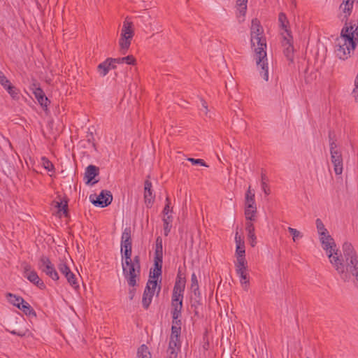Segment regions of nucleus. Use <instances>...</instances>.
<instances>
[{
	"mask_svg": "<svg viewBox=\"0 0 358 358\" xmlns=\"http://www.w3.org/2000/svg\"><path fill=\"white\" fill-rule=\"evenodd\" d=\"M156 288L157 280L149 279L143 294L142 304L144 308L148 309L150 306Z\"/></svg>",
	"mask_w": 358,
	"mask_h": 358,
	"instance_id": "13",
	"label": "nucleus"
},
{
	"mask_svg": "<svg viewBox=\"0 0 358 358\" xmlns=\"http://www.w3.org/2000/svg\"><path fill=\"white\" fill-rule=\"evenodd\" d=\"M172 222L173 217L171 215H168L166 217H164L163 222H164V235L168 236L169 234L171 229L172 227Z\"/></svg>",
	"mask_w": 358,
	"mask_h": 358,
	"instance_id": "28",
	"label": "nucleus"
},
{
	"mask_svg": "<svg viewBox=\"0 0 358 358\" xmlns=\"http://www.w3.org/2000/svg\"><path fill=\"white\" fill-rule=\"evenodd\" d=\"M261 186L266 195H269L271 194L270 187L266 181H261Z\"/></svg>",
	"mask_w": 358,
	"mask_h": 358,
	"instance_id": "45",
	"label": "nucleus"
},
{
	"mask_svg": "<svg viewBox=\"0 0 358 358\" xmlns=\"http://www.w3.org/2000/svg\"><path fill=\"white\" fill-rule=\"evenodd\" d=\"M11 334H14V335H15V334H17V333H16L15 331H11Z\"/></svg>",
	"mask_w": 358,
	"mask_h": 358,
	"instance_id": "55",
	"label": "nucleus"
},
{
	"mask_svg": "<svg viewBox=\"0 0 358 358\" xmlns=\"http://www.w3.org/2000/svg\"><path fill=\"white\" fill-rule=\"evenodd\" d=\"M191 289L196 294V292L199 291V282L196 274L194 273L191 276Z\"/></svg>",
	"mask_w": 358,
	"mask_h": 358,
	"instance_id": "35",
	"label": "nucleus"
},
{
	"mask_svg": "<svg viewBox=\"0 0 358 358\" xmlns=\"http://www.w3.org/2000/svg\"><path fill=\"white\" fill-rule=\"evenodd\" d=\"M162 258H163V253L161 251H155V259H154V264H160L162 265Z\"/></svg>",
	"mask_w": 358,
	"mask_h": 358,
	"instance_id": "42",
	"label": "nucleus"
},
{
	"mask_svg": "<svg viewBox=\"0 0 358 358\" xmlns=\"http://www.w3.org/2000/svg\"><path fill=\"white\" fill-rule=\"evenodd\" d=\"M30 90L32 91L38 103L43 107H47L50 101L38 85L33 83L30 87Z\"/></svg>",
	"mask_w": 358,
	"mask_h": 358,
	"instance_id": "15",
	"label": "nucleus"
},
{
	"mask_svg": "<svg viewBox=\"0 0 358 358\" xmlns=\"http://www.w3.org/2000/svg\"><path fill=\"white\" fill-rule=\"evenodd\" d=\"M0 83L5 88V90H6L8 86L11 85L10 82L1 72H0Z\"/></svg>",
	"mask_w": 358,
	"mask_h": 358,
	"instance_id": "40",
	"label": "nucleus"
},
{
	"mask_svg": "<svg viewBox=\"0 0 358 358\" xmlns=\"http://www.w3.org/2000/svg\"><path fill=\"white\" fill-rule=\"evenodd\" d=\"M24 278H26L30 282L33 283L41 289H44L45 288V283L39 278L36 271H33L32 272H29L27 274H25Z\"/></svg>",
	"mask_w": 358,
	"mask_h": 358,
	"instance_id": "22",
	"label": "nucleus"
},
{
	"mask_svg": "<svg viewBox=\"0 0 358 358\" xmlns=\"http://www.w3.org/2000/svg\"><path fill=\"white\" fill-rule=\"evenodd\" d=\"M155 251H161L162 252V241L158 237L156 240V249Z\"/></svg>",
	"mask_w": 358,
	"mask_h": 358,
	"instance_id": "48",
	"label": "nucleus"
},
{
	"mask_svg": "<svg viewBox=\"0 0 358 358\" xmlns=\"http://www.w3.org/2000/svg\"><path fill=\"white\" fill-rule=\"evenodd\" d=\"M122 266L123 275L130 287H135L137 285V278L141 273L140 257L136 255L131 259V257H122Z\"/></svg>",
	"mask_w": 358,
	"mask_h": 358,
	"instance_id": "5",
	"label": "nucleus"
},
{
	"mask_svg": "<svg viewBox=\"0 0 358 358\" xmlns=\"http://www.w3.org/2000/svg\"><path fill=\"white\" fill-rule=\"evenodd\" d=\"M287 43L288 44V47L286 49L285 54H286L287 57H289V54L292 52V51H293V47L291 45V43H289V40H287Z\"/></svg>",
	"mask_w": 358,
	"mask_h": 358,
	"instance_id": "49",
	"label": "nucleus"
},
{
	"mask_svg": "<svg viewBox=\"0 0 358 358\" xmlns=\"http://www.w3.org/2000/svg\"><path fill=\"white\" fill-rule=\"evenodd\" d=\"M244 206L248 208L257 206L255 201V190L252 189L250 185L248 187L245 194Z\"/></svg>",
	"mask_w": 358,
	"mask_h": 358,
	"instance_id": "24",
	"label": "nucleus"
},
{
	"mask_svg": "<svg viewBox=\"0 0 358 358\" xmlns=\"http://www.w3.org/2000/svg\"><path fill=\"white\" fill-rule=\"evenodd\" d=\"M331 161L334 165V170L336 175H341L343 173V157L341 151L337 148L334 142L330 143Z\"/></svg>",
	"mask_w": 358,
	"mask_h": 358,
	"instance_id": "9",
	"label": "nucleus"
},
{
	"mask_svg": "<svg viewBox=\"0 0 358 358\" xmlns=\"http://www.w3.org/2000/svg\"><path fill=\"white\" fill-rule=\"evenodd\" d=\"M22 269H23V275L25 276V274H27L29 272H32L34 270L31 269V266L30 264L27 263H23L22 264Z\"/></svg>",
	"mask_w": 358,
	"mask_h": 358,
	"instance_id": "46",
	"label": "nucleus"
},
{
	"mask_svg": "<svg viewBox=\"0 0 358 358\" xmlns=\"http://www.w3.org/2000/svg\"><path fill=\"white\" fill-rule=\"evenodd\" d=\"M41 164L48 171H53L55 169L53 164L45 157L41 158Z\"/></svg>",
	"mask_w": 358,
	"mask_h": 358,
	"instance_id": "33",
	"label": "nucleus"
},
{
	"mask_svg": "<svg viewBox=\"0 0 358 358\" xmlns=\"http://www.w3.org/2000/svg\"><path fill=\"white\" fill-rule=\"evenodd\" d=\"M278 21L282 29H284L285 31L288 32L287 27L289 22L287 21L286 15L283 13H280L279 14Z\"/></svg>",
	"mask_w": 358,
	"mask_h": 358,
	"instance_id": "38",
	"label": "nucleus"
},
{
	"mask_svg": "<svg viewBox=\"0 0 358 358\" xmlns=\"http://www.w3.org/2000/svg\"><path fill=\"white\" fill-rule=\"evenodd\" d=\"M320 241L322 248L326 251L329 258L330 255H331V257H333L338 255L334 240L330 235H329V234L320 236Z\"/></svg>",
	"mask_w": 358,
	"mask_h": 358,
	"instance_id": "14",
	"label": "nucleus"
},
{
	"mask_svg": "<svg viewBox=\"0 0 358 358\" xmlns=\"http://www.w3.org/2000/svg\"><path fill=\"white\" fill-rule=\"evenodd\" d=\"M355 31V34H356V35L358 36V28H356L355 30H354Z\"/></svg>",
	"mask_w": 358,
	"mask_h": 358,
	"instance_id": "52",
	"label": "nucleus"
},
{
	"mask_svg": "<svg viewBox=\"0 0 358 358\" xmlns=\"http://www.w3.org/2000/svg\"><path fill=\"white\" fill-rule=\"evenodd\" d=\"M155 199V195L152 190V182L146 180L144 183V200L147 207L152 206Z\"/></svg>",
	"mask_w": 358,
	"mask_h": 358,
	"instance_id": "18",
	"label": "nucleus"
},
{
	"mask_svg": "<svg viewBox=\"0 0 358 358\" xmlns=\"http://www.w3.org/2000/svg\"><path fill=\"white\" fill-rule=\"evenodd\" d=\"M54 206L57 209V215L59 217L68 216V201L66 200L59 199V201H55Z\"/></svg>",
	"mask_w": 358,
	"mask_h": 358,
	"instance_id": "23",
	"label": "nucleus"
},
{
	"mask_svg": "<svg viewBox=\"0 0 358 358\" xmlns=\"http://www.w3.org/2000/svg\"><path fill=\"white\" fill-rule=\"evenodd\" d=\"M38 268L52 280H59V276L58 272L57 271L54 264L51 262L48 257L42 255L39 258Z\"/></svg>",
	"mask_w": 358,
	"mask_h": 358,
	"instance_id": "7",
	"label": "nucleus"
},
{
	"mask_svg": "<svg viewBox=\"0 0 358 358\" xmlns=\"http://www.w3.org/2000/svg\"><path fill=\"white\" fill-rule=\"evenodd\" d=\"M358 38H355L353 27H344L341 30V36L336 41V56L341 59H347L355 50Z\"/></svg>",
	"mask_w": 358,
	"mask_h": 358,
	"instance_id": "4",
	"label": "nucleus"
},
{
	"mask_svg": "<svg viewBox=\"0 0 358 358\" xmlns=\"http://www.w3.org/2000/svg\"><path fill=\"white\" fill-rule=\"evenodd\" d=\"M353 4V1H345L340 5L339 9L341 10V13L338 17L342 22H346L348 21V17L352 11Z\"/></svg>",
	"mask_w": 358,
	"mask_h": 358,
	"instance_id": "17",
	"label": "nucleus"
},
{
	"mask_svg": "<svg viewBox=\"0 0 358 358\" xmlns=\"http://www.w3.org/2000/svg\"><path fill=\"white\" fill-rule=\"evenodd\" d=\"M113 62H117L118 64L126 63L127 64H135L136 59L132 55H128L124 57H118L115 58V61Z\"/></svg>",
	"mask_w": 358,
	"mask_h": 358,
	"instance_id": "29",
	"label": "nucleus"
},
{
	"mask_svg": "<svg viewBox=\"0 0 358 358\" xmlns=\"http://www.w3.org/2000/svg\"><path fill=\"white\" fill-rule=\"evenodd\" d=\"M343 252L345 264L340 256L331 257L329 255V262L345 282L350 280L352 276H355L358 281V257L350 243L345 242L343 245Z\"/></svg>",
	"mask_w": 358,
	"mask_h": 358,
	"instance_id": "2",
	"label": "nucleus"
},
{
	"mask_svg": "<svg viewBox=\"0 0 358 358\" xmlns=\"http://www.w3.org/2000/svg\"><path fill=\"white\" fill-rule=\"evenodd\" d=\"M287 230L292 236V240L294 242H296L298 239L301 238L303 237L302 234L294 228L288 227Z\"/></svg>",
	"mask_w": 358,
	"mask_h": 358,
	"instance_id": "36",
	"label": "nucleus"
},
{
	"mask_svg": "<svg viewBox=\"0 0 358 358\" xmlns=\"http://www.w3.org/2000/svg\"><path fill=\"white\" fill-rule=\"evenodd\" d=\"M315 222L318 234L320 236L329 234L327 229L325 228L323 222L320 219H317Z\"/></svg>",
	"mask_w": 358,
	"mask_h": 358,
	"instance_id": "32",
	"label": "nucleus"
},
{
	"mask_svg": "<svg viewBox=\"0 0 358 358\" xmlns=\"http://www.w3.org/2000/svg\"><path fill=\"white\" fill-rule=\"evenodd\" d=\"M236 273L240 278V283L245 291H248L250 285V276L247 261H236L235 263Z\"/></svg>",
	"mask_w": 358,
	"mask_h": 358,
	"instance_id": "8",
	"label": "nucleus"
},
{
	"mask_svg": "<svg viewBox=\"0 0 358 358\" xmlns=\"http://www.w3.org/2000/svg\"><path fill=\"white\" fill-rule=\"evenodd\" d=\"M246 220V222H245L246 231H255V228L253 222H255L256 220Z\"/></svg>",
	"mask_w": 358,
	"mask_h": 358,
	"instance_id": "44",
	"label": "nucleus"
},
{
	"mask_svg": "<svg viewBox=\"0 0 358 358\" xmlns=\"http://www.w3.org/2000/svg\"><path fill=\"white\" fill-rule=\"evenodd\" d=\"M132 253V240L131 234V228L126 227L121 236V255L122 257H131Z\"/></svg>",
	"mask_w": 358,
	"mask_h": 358,
	"instance_id": "10",
	"label": "nucleus"
},
{
	"mask_svg": "<svg viewBox=\"0 0 358 358\" xmlns=\"http://www.w3.org/2000/svg\"><path fill=\"white\" fill-rule=\"evenodd\" d=\"M248 238L250 242V244L252 247H255L257 244V237L255 235V231H247Z\"/></svg>",
	"mask_w": 358,
	"mask_h": 358,
	"instance_id": "39",
	"label": "nucleus"
},
{
	"mask_svg": "<svg viewBox=\"0 0 358 358\" xmlns=\"http://www.w3.org/2000/svg\"><path fill=\"white\" fill-rule=\"evenodd\" d=\"M166 203L163 210V214L164 217L169 215V213L171 212V210L170 209L171 201L168 196L166 198Z\"/></svg>",
	"mask_w": 358,
	"mask_h": 358,
	"instance_id": "43",
	"label": "nucleus"
},
{
	"mask_svg": "<svg viewBox=\"0 0 358 358\" xmlns=\"http://www.w3.org/2000/svg\"><path fill=\"white\" fill-rule=\"evenodd\" d=\"M99 174V169L94 165H89L85 170V179L86 180V183L92 185L97 182V180L93 181L92 180Z\"/></svg>",
	"mask_w": 358,
	"mask_h": 358,
	"instance_id": "20",
	"label": "nucleus"
},
{
	"mask_svg": "<svg viewBox=\"0 0 358 358\" xmlns=\"http://www.w3.org/2000/svg\"><path fill=\"white\" fill-rule=\"evenodd\" d=\"M6 298L11 304L17 308H19L21 303L24 302L23 298H22L21 296H17L11 293H8L6 294Z\"/></svg>",
	"mask_w": 358,
	"mask_h": 358,
	"instance_id": "27",
	"label": "nucleus"
},
{
	"mask_svg": "<svg viewBox=\"0 0 358 358\" xmlns=\"http://www.w3.org/2000/svg\"><path fill=\"white\" fill-rule=\"evenodd\" d=\"M134 35L133 23L127 18L123 22L119 39V45L122 54H125L129 48Z\"/></svg>",
	"mask_w": 358,
	"mask_h": 358,
	"instance_id": "6",
	"label": "nucleus"
},
{
	"mask_svg": "<svg viewBox=\"0 0 358 358\" xmlns=\"http://www.w3.org/2000/svg\"><path fill=\"white\" fill-rule=\"evenodd\" d=\"M6 90L13 99H19V90L15 86L11 85Z\"/></svg>",
	"mask_w": 358,
	"mask_h": 358,
	"instance_id": "37",
	"label": "nucleus"
},
{
	"mask_svg": "<svg viewBox=\"0 0 358 358\" xmlns=\"http://www.w3.org/2000/svg\"><path fill=\"white\" fill-rule=\"evenodd\" d=\"M21 310H22L26 315H31L34 313L33 308L31 307L29 303L24 300V302L21 303L20 307L18 308Z\"/></svg>",
	"mask_w": 358,
	"mask_h": 358,
	"instance_id": "34",
	"label": "nucleus"
},
{
	"mask_svg": "<svg viewBox=\"0 0 358 358\" xmlns=\"http://www.w3.org/2000/svg\"><path fill=\"white\" fill-rule=\"evenodd\" d=\"M57 268L59 272L64 275L68 283L74 289L79 287V285L76 277V275L71 271L69 266L67 265L64 260H60Z\"/></svg>",
	"mask_w": 358,
	"mask_h": 358,
	"instance_id": "11",
	"label": "nucleus"
},
{
	"mask_svg": "<svg viewBox=\"0 0 358 358\" xmlns=\"http://www.w3.org/2000/svg\"><path fill=\"white\" fill-rule=\"evenodd\" d=\"M108 65H110V64L108 63L106 60H105L104 62L100 63L97 66L99 74L103 77L106 76L110 71Z\"/></svg>",
	"mask_w": 358,
	"mask_h": 358,
	"instance_id": "31",
	"label": "nucleus"
},
{
	"mask_svg": "<svg viewBox=\"0 0 358 358\" xmlns=\"http://www.w3.org/2000/svg\"><path fill=\"white\" fill-rule=\"evenodd\" d=\"M162 265L154 264V268L150 271V278L151 280H156L162 275Z\"/></svg>",
	"mask_w": 358,
	"mask_h": 358,
	"instance_id": "26",
	"label": "nucleus"
},
{
	"mask_svg": "<svg viewBox=\"0 0 358 358\" xmlns=\"http://www.w3.org/2000/svg\"><path fill=\"white\" fill-rule=\"evenodd\" d=\"M248 1V0H236V6L237 8L236 17L239 22H243L245 20Z\"/></svg>",
	"mask_w": 358,
	"mask_h": 358,
	"instance_id": "19",
	"label": "nucleus"
},
{
	"mask_svg": "<svg viewBox=\"0 0 358 358\" xmlns=\"http://www.w3.org/2000/svg\"><path fill=\"white\" fill-rule=\"evenodd\" d=\"M201 106L203 108V112L205 114H207L208 112L207 102L206 101H204L203 99H201Z\"/></svg>",
	"mask_w": 358,
	"mask_h": 358,
	"instance_id": "50",
	"label": "nucleus"
},
{
	"mask_svg": "<svg viewBox=\"0 0 358 358\" xmlns=\"http://www.w3.org/2000/svg\"><path fill=\"white\" fill-rule=\"evenodd\" d=\"M185 282V278L178 274L171 299V306L173 307L171 313L174 324L171 327V338H179L180 334V320L178 319L181 315Z\"/></svg>",
	"mask_w": 358,
	"mask_h": 358,
	"instance_id": "3",
	"label": "nucleus"
},
{
	"mask_svg": "<svg viewBox=\"0 0 358 358\" xmlns=\"http://www.w3.org/2000/svg\"><path fill=\"white\" fill-rule=\"evenodd\" d=\"M235 242L236 246V254L237 255L236 261H245V242L242 236L239 235L238 232H236L235 235Z\"/></svg>",
	"mask_w": 358,
	"mask_h": 358,
	"instance_id": "16",
	"label": "nucleus"
},
{
	"mask_svg": "<svg viewBox=\"0 0 358 358\" xmlns=\"http://www.w3.org/2000/svg\"><path fill=\"white\" fill-rule=\"evenodd\" d=\"M352 1H353V3H358V0H352Z\"/></svg>",
	"mask_w": 358,
	"mask_h": 358,
	"instance_id": "54",
	"label": "nucleus"
},
{
	"mask_svg": "<svg viewBox=\"0 0 358 358\" xmlns=\"http://www.w3.org/2000/svg\"><path fill=\"white\" fill-rule=\"evenodd\" d=\"M262 181H267V178L265 173H262Z\"/></svg>",
	"mask_w": 358,
	"mask_h": 358,
	"instance_id": "51",
	"label": "nucleus"
},
{
	"mask_svg": "<svg viewBox=\"0 0 358 358\" xmlns=\"http://www.w3.org/2000/svg\"><path fill=\"white\" fill-rule=\"evenodd\" d=\"M130 294H131V296H130V299H133V296H134V294L132 293L131 291H130Z\"/></svg>",
	"mask_w": 358,
	"mask_h": 358,
	"instance_id": "53",
	"label": "nucleus"
},
{
	"mask_svg": "<svg viewBox=\"0 0 358 358\" xmlns=\"http://www.w3.org/2000/svg\"><path fill=\"white\" fill-rule=\"evenodd\" d=\"M307 358H309V357H307Z\"/></svg>",
	"mask_w": 358,
	"mask_h": 358,
	"instance_id": "57",
	"label": "nucleus"
},
{
	"mask_svg": "<svg viewBox=\"0 0 358 358\" xmlns=\"http://www.w3.org/2000/svg\"><path fill=\"white\" fill-rule=\"evenodd\" d=\"M138 358H151V354L145 345H142L137 352Z\"/></svg>",
	"mask_w": 358,
	"mask_h": 358,
	"instance_id": "30",
	"label": "nucleus"
},
{
	"mask_svg": "<svg viewBox=\"0 0 358 358\" xmlns=\"http://www.w3.org/2000/svg\"><path fill=\"white\" fill-rule=\"evenodd\" d=\"M250 43L254 50V57L257 70L265 81L268 80V66L266 55V40L264 34V29L258 19L252 20L250 27Z\"/></svg>",
	"mask_w": 358,
	"mask_h": 358,
	"instance_id": "1",
	"label": "nucleus"
},
{
	"mask_svg": "<svg viewBox=\"0 0 358 358\" xmlns=\"http://www.w3.org/2000/svg\"><path fill=\"white\" fill-rule=\"evenodd\" d=\"M91 202L96 206L106 207L110 205L113 201V195L110 191L102 190L99 195H90Z\"/></svg>",
	"mask_w": 358,
	"mask_h": 358,
	"instance_id": "12",
	"label": "nucleus"
},
{
	"mask_svg": "<svg viewBox=\"0 0 358 358\" xmlns=\"http://www.w3.org/2000/svg\"><path fill=\"white\" fill-rule=\"evenodd\" d=\"M106 60L110 64V65H108L110 70L115 69L117 67V64H118L117 62H113L115 58H107Z\"/></svg>",
	"mask_w": 358,
	"mask_h": 358,
	"instance_id": "47",
	"label": "nucleus"
},
{
	"mask_svg": "<svg viewBox=\"0 0 358 358\" xmlns=\"http://www.w3.org/2000/svg\"><path fill=\"white\" fill-rule=\"evenodd\" d=\"M187 160L190 162L193 165H200L205 167H208L204 160L201 159L188 158Z\"/></svg>",
	"mask_w": 358,
	"mask_h": 358,
	"instance_id": "41",
	"label": "nucleus"
},
{
	"mask_svg": "<svg viewBox=\"0 0 358 358\" xmlns=\"http://www.w3.org/2000/svg\"><path fill=\"white\" fill-rule=\"evenodd\" d=\"M180 348V343L179 338H170L168 353L169 358H176L178 352Z\"/></svg>",
	"mask_w": 358,
	"mask_h": 358,
	"instance_id": "21",
	"label": "nucleus"
},
{
	"mask_svg": "<svg viewBox=\"0 0 358 358\" xmlns=\"http://www.w3.org/2000/svg\"><path fill=\"white\" fill-rule=\"evenodd\" d=\"M160 289H161V287H160V286H159V287H158V292H159V291H160Z\"/></svg>",
	"mask_w": 358,
	"mask_h": 358,
	"instance_id": "56",
	"label": "nucleus"
},
{
	"mask_svg": "<svg viewBox=\"0 0 358 358\" xmlns=\"http://www.w3.org/2000/svg\"><path fill=\"white\" fill-rule=\"evenodd\" d=\"M257 206L252 207H245L244 209V215L245 220H257Z\"/></svg>",
	"mask_w": 358,
	"mask_h": 358,
	"instance_id": "25",
	"label": "nucleus"
}]
</instances>
